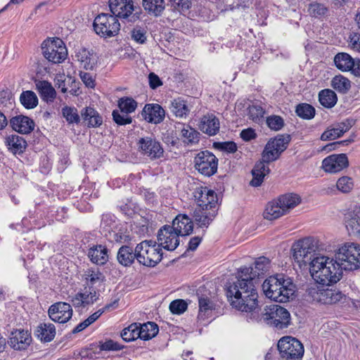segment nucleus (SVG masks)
<instances>
[{
    "label": "nucleus",
    "instance_id": "obj_1",
    "mask_svg": "<svg viewBox=\"0 0 360 360\" xmlns=\"http://www.w3.org/2000/svg\"><path fill=\"white\" fill-rule=\"evenodd\" d=\"M254 264V268L241 267L238 272L237 281L228 287L226 295L231 305L250 299L253 292L257 293L253 280L269 271L270 260L266 257H260Z\"/></svg>",
    "mask_w": 360,
    "mask_h": 360
},
{
    "label": "nucleus",
    "instance_id": "obj_2",
    "mask_svg": "<svg viewBox=\"0 0 360 360\" xmlns=\"http://www.w3.org/2000/svg\"><path fill=\"white\" fill-rule=\"evenodd\" d=\"M232 307L239 311L250 313V319L257 321H263L278 330L286 328L290 324V314L285 308L273 304L262 309L259 305L257 293L250 294V299L233 304Z\"/></svg>",
    "mask_w": 360,
    "mask_h": 360
},
{
    "label": "nucleus",
    "instance_id": "obj_3",
    "mask_svg": "<svg viewBox=\"0 0 360 360\" xmlns=\"http://www.w3.org/2000/svg\"><path fill=\"white\" fill-rule=\"evenodd\" d=\"M262 290L266 297L278 302H286L295 294V285L283 274L271 276L264 281Z\"/></svg>",
    "mask_w": 360,
    "mask_h": 360
},
{
    "label": "nucleus",
    "instance_id": "obj_4",
    "mask_svg": "<svg viewBox=\"0 0 360 360\" xmlns=\"http://www.w3.org/2000/svg\"><path fill=\"white\" fill-rule=\"evenodd\" d=\"M108 6L112 15L124 23L133 24L141 18V9L134 6L133 0H111Z\"/></svg>",
    "mask_w": 360,
    "mask_h": 360
},
{
    "label": "nucleus",
    "instance_id": "obj_5",
    "mask_svg": "<svg viewBox=\"0 0 360 360\" xmlns=\"http://www.w3.org/2000/svg\"><path fill=\"white\" fill-rule=\"evenodd\" d=\"M309 302H316L324 304H335L345 298V295L335 288L312 286L308 288L304 294Z\"/></svg>",
    "mask_w": 360,
    "mask_h": 360
},
{
    "label": "nucleus",
    "instance_id": "obj_6",
    "mask_svg": "<svg viewBox=\"0 0 360 360\" xmlns=\"http://www.w3.org/2000/svg\"><path fill=\"white\" fill-rule=\"evenodd\" d=\"M335 258L345 270L352 271L360 267V245L346 243L339 248Z\"/></svg>",
    "mask_w": 360,
    "mask_h": 360
},
{
    "label": "nucleus",
    "instance_id": "obj_7",
    "mask_svg": "<svg viewBox=\"0 0 360 360\" xmlns=\"http://www.w3.org/2000/svg\"><path fill=\"white\" fill-rule=\"evenodd\" d=\"M316 242L311 238L298 240L292 246V257L300 268L306 266L316 255Z\"/></svg>",
    "mask_w": 360,
    "mask_h": 360
},
{
    "label": "nucleus",
    "instance_id": "obj_8",
    "mask_svg": "<svg viewBox=\"0 0 360 360\" xmlns=\"http://www.w3.org/2000/svg\"><path fill=\"white\" fill-rule=\"evenodd\" d=\"M280 356L283 360H300L304 354V346L295 338L285 336L277 344Z\"/></svg>",
    "mask_w": 360,
    "mask_h": 360
},
{
    "label": "nucleus",
    "instance_id": "obj_9",
    "mask_svg": "<svg viewBox=\"0 0 360 360\" xmlns=\"http://www.w3.org/2000/svg\"><path fill=\"white\" fill-rule=\"evenodd\" d=\"M96 33L104 38L116 36L120 30V23L114 15L108 13H101L94 21Z\"/></svg>",
    "mask_w": 360,
    "mask_h": 360
},
{
    "label": "nucleus",
    "instance_id": "obj_10",
    "mask_svg": "<svg viewBox=\"0 0 360 360\" xmlns=\"http://www.w3.org/2000/svg\"><path fill=\"white\" fill-rule=\"evenodd\" d=\"M41 50L44 58L53 63L63 62L68 56L65 45L59 38L44 40L41 44Z\"/></svg>",
    "mask_w": 360,
    "mask_h": 360
},
{
    "label": "nucleus",
    "instance_id": "obj_11",
    "mask_svg": "<svg viewBox=\"0 0 360 360\" xmlns=\"http://www.w3.org/2000/svg\"><path fill=\"white\" fill-rule=\"evenodd\" d=\"M137 252V261L140 264L148 267H154L160 262L162 259V251L160 245L153 248L148 245V243L142 241L136 246Z\"/></svg>",
    "mask_w": 360,
    "mask_h": 360
},
{
    "label": "nucleus",
    "instance_id": "obj_12",
    "mask_svg": "<svg viewBox=\"0 0 360 360\" xmlns=\"http://www.w3.org/2000/svg\"><path fill=\"white\" fill-rule=\"evenodd\" d=\"M342 269V266L336 259H331V261L328 263V266H325V269L323 268L319 273H315L312 278L319 284L329 285L336 283L341 279Z\"/></svg>",
    "mask_w": 360,
    "mask_h": 360
},
{
    "label": "nucleus",
    "instance_id": "obj_13",
    "mask_svg": "<svg viewBox=\"0 0 360 360\" xmlns=\"http://www.w3.org/2000/svg\"><path fill=\"white\" fill-rule=\"evenodd\" d=\"M193 197L197 204L196 208L211 210L217 209L218 198L216 193L207 187H198L193 192Z\"/></svg>",
    "mask_w": 360,
    "mask_h": 360
},
{
    "label": "nucleus",
    "instance_id": "obj_14",
    "mask_svg": "<svg viewBox=\"0 0 360 360\" xmlns=\"http://www.w3.org/2000/svg\"><path fill=\"white\" fill-rule=\"evenodd\" d=\"M179 236L174 231V227L170 225L162 226L158 232V240L160 243V247L164 249L173 251L179 244Z\"/></svg>",
    "mask_w": 360,
    "mask_h": 360
},
{
    "label": "nucleus",
    "instance_id": "obj_15",
    "mask_svg": "<svg viewBox=\"0 0 360 360\" xmlns=\"http://www.w3.org/2000/svg\"><path fill=\"white\" fill-rule=\"evenodd\" d=\"M137 145L139 150L143 155L150 158H160L163 155L164 150L160 143L152 137L141 138Z\"/></svg>",
    "mask_w": 360,
    "mask_h": 360
},
{
    "label": "nucleus",
    "instance_id": "obj_16",
    "mask_svg": "<svg viewBox=\"0 0 360 360\" xmlns=\"http://www.w3.org/2000/svg\"><path fill=\"white\" fill-rule=\"evenodd\" d=\"M50 319L58 323L68 322L72 316V309L70 304L58 302L53 304L48 311Z\"/></svg>",
    "mask_w": 360,
    "mask_h": 360
},
{
    "label": "nucleus",
    "instance_id": "obj_17",
    "mask_svg": "<svg viewBox=\"0 0 360 360\" xmlns=\"http://www.w3.org/2000/svg\"><path fill=\"white\" fill-rule=\"evenodd\" d=\"M353 120L347 119L341 122H337L329 126L321 136L322 141L335 140L341 137L354 125Z\"/></svg>",
    "mask_w": 360,
    "mask_h": 360
},
{
    "label": "nucleus",
    "instance_id": "obj_18",
    "mask_svg": "<svg viewBox=\"0 0 360 360\" xmlns=\"http://www.w3.org/2000/svg\"><path fill=\"white\" fill-rule=\"evenodd\" d=\"M276 159H261L257 161L251 171L252 179L250 182V185L257 187L262 185L264 178L270 172L269 165L270 162Z\"/></svg>",
    "mask_w": 360,
    "mask_h": 360
},
{
    "label": "nucleus",
    "instance_id": "obj_19",
    "mask_svg": "<svg viewBox=\"0 0 360 360\" xmlns=\"http://www.w3.org/2000/svg\"><path fill=\"white\" fill-rule=\"evenodd\" d=\"M290 141L289 135H278L274 139H270L264 150V153L266 155H279L288 147Z\"/></svg>",
    "mask_w": 360,
    "mask_h": 360
},
{
    "label": "nucleus",
    "instance_id": "obj_20",
    "mask_svg": "<svg viewBox=\"0 0 360 360\" xmlns=\"http://www.w3.org/2000/svg\"><path fill=\"white\" fill-rule=\"evenodd\" d=\"M75 58L81 67L86 70H93L97 65L98 56L92 51L80 47L75 51Z\"/></svg>",
    "mask_w": 360,
    "mask_h": 360
},
{
    "label": "nucleus",
    "instance_id": "obj_21",
    "mask_svg": "<svg viewBox=\"0 0 360 360\" xmlns=\"http://www.w3.org/2000/svg\"><path fill=\"white\" fill-rule=\"evenodd\" d=\"M31 341L32 337L27 330H16L11 333L8 343L15 350H25Z\"/></svg>",
    "mask_w": 360,
    "mask_h": 360
},
{
    "label": "nucleus",
    "instance_id": "obj_22",
    "mask_svg": "<svg viewBox=\"0 0 360 360\" xmlns=\"http://www.w3.org/2000/svg\"><path fill=\"white\" fill-rule=\"evenodd\" d=\"M141 115L148 122L158 124L165 117V110L159 104H146L142 110Z\"/></svg>",
    "mask_w": 360,
    "mask_h": 360
},
{
    "label": "nucleus",
    "instance_id": "obj_23",
    "mask_svg": "<svg viewBox=\"0 0 360 360\" xmlns=\"http://www.w3.org/2000/svg\"><path fill=\"white\" fill-rule=\"evenodd\" d=\"M172 227L179 236L190 235L193 229V223L191 218L186 214L177 215L172 221Z\"/></svg>",
    "mask_w": 360,
    "mask_h": 360
},
{
    "label": "nucleus",
    "instance_id": "obj_24",
    "mask_svg": "<svg viewBox=\"0 0 360 360\" xmlns=\"http://www.w3.org/2000/svg\"><path fill=\"white\" fill-rule=\"evenodd\" d=\"M345 226L352 236H360V207H355L345 214Z\"/></svg>",
    "mask_w": 360,
    "mask_h": 360
},
{
    "label": "nucleus",
    "instance_id": "obj_25",
    "mask_svg": "<svg viewBox=\"0 0 360 360\" xmlns=\"http://www.w3.org/2000/svg\"><path fill=\"white\" fill-rule=\"evenodd\" d=\"M138 255L136 252V248L134 249L133 247L124 245H122L117 254V259L120 264L123 266L127 267L131 266L135 259L137 260Z\"/></svg>",
    "mask_w": 360,
    "mask_h": 360
},
{
    "label": "nucleus",
    "instance_id": "obj_26",
    "mask_svg": "<svg viewBox=\"0 0 360 360\" xmlns=\"http://www.w3.org/2000/svg\"><path fill=\"white\" fill-rule=\"evenodd\" d=\"M217 209L205 210L203 208H195L193 210L192 217L195 222L200 228H207L214 219L217 214Z\"/></svg>",
    "mask_w": 360,
    "mask_h": 360
},
{
    "label": "nucleus",
    "instance_id": "obj_27",
    "mask_svg": "<svg viewBox=\"0 0 360 360\" xmlns=\"http://www.w3.org/2000/svg\"><path fill=\"white\" fill-rule=\"evenodd\" d=\"M82 124L88 127H98L103 123V118L94 108L86 107L81 110Z\"/></svg>",
    "mask_w": 360,
    "mask_h": 360
},
{
    "label": "nucleus",
    "instance_id": "obj_28",
    "mask_svg": "<svg viewBox=\"0 0 360 360\" xmlns=\"http://www.w3.org/2000/svg\"><path fill=\"white\" fill-rule=\"evenodd\" d=\"M87 256L92 263L97 265H104L109 259L108 250L103 245H96L90 248Z\"/></svg>",
    "mask_w": 360,
    "mask_h": 360
},
{
    "label": "nucleus",
    "instance_id": "obj_29",
    "mask_svg": "<svg viewBox=\"0 0 360 360\" xmlns=\"http://www.w3.org/2000/svg\"><path fill=\"white\" fill-rule=\"evenodd\" d=\"M13 129L20 134H30L34 127L32 120L24 115H18L13 117L10 121Z\"/></svg>",
    "mask_w": 360,
    "mask_h": 360
},
{
    "label": "nucleus",
    "instance_id": "obj_30",
    "mask_svg": "<svg viewBox=\"0 0 360 360\" xmlns=\"http://www.w3.org/2000/svg\"><path fill=\"white\" fill-rule=\"evenodd\" d=\"M219 120L214 115H204L199 125L200 130L210 136H214L219 130Z\"/></svg>",
    "mask_w": 360,
    "mask_h": 360
},
{
    "label": "nucleus",
    "instance_id": "obj_31",
    "mask_svg": "<svg viewBox=\"0 0 360 360\" xmlns=\"http://www.w3.org/2000/svg\"><path fill=\"white\" fill-rule=\"evenodd\" d=\"M276 200L283 209V212L285 214L290 210L298 205L302 200L299 195L289 193L280 195Z\"/></svg>",
    "mask_w": 360,
    "mask_h": 360
},
{
    "label": "nucleus",
    "instance_id": "obj_32",
    "mask_svg": "<svg viewBox=\"0 0 360 360\" xmlns=\"http://www.w3.org/2000/svg\"><path fill=\"white\" fill-rule=\"evenodd\" d=\"M218 159H199L195 161V167L202 174L210 176L215 174L217 170Z\"/></svg>",
    "mask_w": 360,
    "mask_h": 360
},
{
    "label": "nucleus",
    "instance_id": "obj_33",
    "mask_svg": "<svg viewBox=\"0 0 360 360\" xmlns=\"http://www.w3.org/2000/svg\"><path fill=\"white\" fill-rule=\"evenodd\" d=\"M348 159H323L322 168L328 173H337L347 167Z\"/></svg>",
    "mask_w": 360,
    "mask_h": 360
},
{
    "label": "nucleus",
    "instance_id": "obj_34",
    "mask_svg": "<svg viewBox=\"0 0 360 360\" xmlns=\"http://www.w3.org/2000/svg\"><path fill=\"white\" fill-rule=\"evenodd\" d=\"M8 150L13 155H21L27 146L26 141L18 135H11L6 139Z\"/></svg>",
    "mask_w": 360,
    "mask_h": 360
},
{
    "label": "nucleus",
    "instance_id": "obj_35",
    "mask_svg": "<svg viewBox=\"0 0 360 360\" xmlns=\"http://www.w3.org/2000/svg\"><path fill=\"white\" fill-rule=\"evenodd\" d=\"M333 60L336 68L342 72L350 71L354 65V59L344 52L337 53Z\"/></svg>",
    "mask_w": 360,
    "mask_h": 360
},
{
    "label": "nucleus",
    "instance_id": "obj_36",
    "mask_svg": "<svg viewBox=\"0 0 360 360\" xmlns=\"http://www.w3.org/2000/svg\"><path fill=\"white\" fill-rule=\"evenodd\" d=\"M142 1L143 8L155 17L160 16L165 8L164 0H143Z\"/></svg>",
    "mask_w": 360,
    "mask_h": 360
},
{
    "label": "nucleus",
    "instance_id": "obj_37",
    "mask_svg": "<svg viewBox=\"0 0 360 360\" xmlns=\"http://www.w3.org/2000/svg\"><path fill=\"white\" fill-rule=\"evenodd\" d=\"M159 331L158 325L154 322H147L143 324L139 323V338L149 340L155 337Z\"/></svg>",
    "mask_w": 360,
    "mask_h": 360
},
{
    "label": "nucleus",
    "instance_id": "obj_38",
    "mask_svg": "<svg viewBox=\"0 0 360 360\" xmlns=\"http://www.w3.org/2000/svg\"><path fill=\"white\" fill-rule=\"evenodd\" d=\"M36 335L44 342H51L56 335V328L53 323H41L37 328Z\"/></svg>",
    "mask_w": 360,
    "mask_h": 360
},
{
    "label": "nucleus",
    "instance_id": "obj_39",
    "mask_svg": "<svg viewBox=\"0 0 360 360\" xmlns=\"http://www.w3.org/2000/svg\"><path fill=\"white\" fill-rule=\"evenodd\" d=\"M199 312L198 315V320L204 321L211 315L214 309V302L208 297H198Z\"/></svg>",
    "mask_w": 360,
    "mask_h": 360
},
{
    "label": "nucleus",
    "instance_id": "obj_40",
    "mask_svg": "<svg viewBox=\"0 0 360 360\" xmlns=\"http://www.w3.org/2000/svg\"><path fill=\"white\" fill-rule=\"evenodd\" d=\"M36 87L39 91L41 97L46 101H53L56 97V91L47 81H37L36 82Z\"/></svg>",
    "mask_w": 360,
    "mask_h": 360
},
{
    "label": "nucleus",
    "instance_id": "obj_41",
    "mask_svg": "<svg viewBox=\"0 0 360 360\" xmlns=\"http://www.w3.org/2000/svg\"><path fill=\"white\" fill-rule=\"evenodd\" d=\"M283 209L276 200L268 202L264 212V217L268 220H274L284 215Z\"/></svg>",
    "mask_w": 360,
    "mask_h": 360
},
{
    "label": "nucleus",
    "instance_id": "obj_42",
    "mask_svg": "<svg viewBox=\"0 0 360 360\" xmlns=\"http://www.w3.org/2000/svg\"><path fill=\"white\" fill-rule=\"evenodd\" d=\"M319 101L325 108H333L338 101L336 94L331 89L321 90L319 94Z\"/></svg>",
    "mask_w": 360,
    "mask_h": 360
},
{
    "label": "nucleus",
    "instance_id": "obj_43",
    "mask_svg": "<svg viewBox=\"0 0 360 360\" xmlns=\"http://www.w3.org/2000/svg\"><path fill=\"white\" fill-rule=\"evenodd\" d=\"M329 261H331L330 258L325 256H318L316 254L308 264L311 277L315 275V273H319L323 268L325 269Z\"/></svg>",
    "mask_w": 360,
    "mask_h": 360
},
{
    "label": "nucleus",
    "instance_id": "obj_44",
    "mask_svg": "<svg viewBox=\"0 0 360 360\" xmlns=\"http://www.w3.org/2000/svg\"><path fill=\"white\" fill-rule=\"evenodd\" d=\"M329 9L327 6L317 1L309 4L308 7V13L310 16L318 19L326 18Z\"/></svg>",
    "mask_w": 360,
    "mask_h": 360
},
{
    "label": "nucleus",
    "instance_id": "obj_45",
    "mask_svg": "<svg viewBox=\"0 0 360 360\" xmlns=\"http://www.w3.org/2000/svg\"><path fill=\"white\" fill-rule=\"evenodd\" d=\"M170 108L173 114L179 117H186L190 111L186 101L181 98L174 99Z\"/></svg>",
    "mask_w": 360,
    "mask_h": 360
},
{
    "label": "nucleus",
    "instance_id": "obj_46",
    "mask_svg": "<svg viewBox=\"0 0 360 360\" xmlns=\"http://www.w3.org/2000/svg\"><path fill=\"white\" fill-rule=\"evenodd\" d=\"M181 134L184 141L188 143H195L199 141V132L189 125L181 124Z\"/></svg>",
    "mask_w": 360,
    "mask_h": 360
},
{
    "label": "nucleus",
    "instance_id": "obj_47",
    "mask_svg": "<svg viewBox=\"0 0 360 360\" xmlns=\"http://www.w3.org/2000/svg\"><path fill=\"white\" fill-rule=\"evenodd\" d=\"M21 104L27 109H33L38 104V98L32 91H25L20 94Z\"/></svg>",
    "mask_w": 360,
    "mask_h": 360
},
{
    "label": "nucleus",
    "instance_id": "obj_48",
    "mask_svg": "<svg viewBox=\"0 0 360 360\" xmlns=\"http://www.w3.org/2000/svg\"><path fill=\"white\" fill-rule=\"evenodd\" d=\"M265 110L259 103H253L248 108L249 119L255 123H260L264 120Z\"/></svg>",
    "mask_w": 360,
    "mask_h": 360
},
{
    "label": "nucleus",
    "instance_id": "obj_49",
    "mask_svg": "<svg viewBox=\"0 0 360 360\" xmlns=\"http://www.w3.org/2000/svg\"><path fill=\"white\" fill-rule=\"evenodd\" d=\"M331 86L338 92L345 94L349 90L351 84L347 77L340 75L333 77Z\"/></svg>",
    "mask_w": 360,
    "mask_h": 360
},
{
    "label": "nucleus",
    "instance_id": "obj_50",
    "mask_svg": "<svg viewBox=\"0 0 360 360\" xmlns=\"http://www.w3.org/2000/svg\"><path fill=\"white\" fill-rule=\"evenodd\" d=\"M118 107L122 113L129 114L135 111L137 102L130 97H122L118 101Z\"/></svg>",
    "mask_w": 360,
    "mask_h": 360
},
{
    "label": "nucleus",
    "instance_id": "obj_51",
    "mask_svg": "<svg viewBox=\"0 0 360 360\" xmlns=\"http://www.w3.org/2000/svg\"><path fill=\"white\" fill-rule=\"evenodd\" d=\"M139 323H133L122 330L121 337L125 342H130L139 338Z\"/></svg>",
    "mask_w": 360,
    "mask_h": 360
},
{
    "label": "nucleus",
    "instance_id": "obj_52",
    "mask_svg": "<svg viewBox=\"0 0 360 360\" xmlns=\"http://www.w3.org/2000/svg\"><path fill=\"white\" fill-rule=\"evenodd\" d=\"M62 114L68 124H79L81 116L79 115L76 108L65 106L62 108Z\"/></svg>",
    "mask_w": 360,
    "mask_h": 360
},
{
    "label": "nucleus",
    "instance_id": "obj_53",
    "mask_svg": "<svg viewBox=\"0 0 360 360\" xmlns=\"http://www.w3.org/2000/svg\"><path fill=\"white\" fill-rule=\"evenodd\" d=\"M295 112L297 116L305 120H311L315 115L314 108L308 103L299 104Z\"/></svg>",
    "mask_w": 360,
    "mask_h": 360
},
{
    "label": "nucleus",
    "instance_id": "obj_54",
    "mask_svg": "<svg viewBox=\"0 0 360 360\" xmlns=\"http://www.w3.org/2000/svg\"><path fill=\"white\" fill-rule=\"evenodd\" d=\"M84 276L90 285L93 286L97 283H103L105 281V276L99 269H88L85 273Z\"/></svg>",
    "mask_w": 360,
    "mask_h": 360
},
{
    "label": "nucleus",
    "instance_id": "obj_55",
    "mask_svg": "<svg viewBox=\"0 0 360 360\" xmlns=\"http://www.w3.org/2000/svg\"><path fill=\"white\" fill-rule=\"evenodd\" d=\"M96 344L100 351H120L124 348L123 345L111 339L107 340L105 342L99 341Z\"/></svg>",
    "mask_w": 360,
    "mask_h": 360
},
{
    "label": "nucleus",
    "instance_id": "obj_56",
    "mask_svg": "<svg viewBox=\"0 0 360 360\" xmlns=\"http://www.w3.org/2000/svg\"><path fill=\"white\" fill-rule=\"evenodd\" d=\"M266 122L267 126L273 131H279L284 127V120L278 115L267 117Z\"/></svg>",
    "mask_w": 360,
    "mask_h": 360
},
{
    "label": "nucleus",
    "instance_id": "obj_57",
    "mask_svg": "<svg viewBox=\"0 0 360 360\" xmlns=\"http://www.w3.org/2000/svg\"><path fill=\"white\" fill-rule=\"evenodd\" d=\"M187 308L188 304L184 300H173L169 304V310L173 314H181Z\"/></svg>",
    "mask_w": 360,
    "mask_h": 360
},
{
    "label": "nucleus",
    "instance_id": "obj_58",
    "mask_svg": "<svg viewBox=\"0 0 360 360\" xmlns=\"http://www.w3.org/2000/svg\"><path fill=\"white\" fill-rule=\"evenodd\" d=\"M336 188L342 193H349L353 188L352 179L348 176L340 178L337 181Z\"/></svg>",
    "mask_w": 360,
    "mask_h": 360
},
{
    "label": "nucleus",
    "instance_id": "obj_59",
    "mask_svg": "<svg viewBox=\"0 0 360 360\" xmlns=\"http://www.w3.org/2000/svg\"><path fill=\"white\" fill-rule=\"evenodd\" d=\"M131 39L136 42L143 44L147 41L146 31L141 27H134L131 32Z\"/></svg>",
    "mask_w": 360,
    "mask_h": 360
},
{
    "label": "nucleus",
    "instance_id": "obj_60",
    "mask_svg": "<svg viewBox=\"0 0 360 360\" xmlns=\"http://www.w3.org/2000/svg\"><path fill=\"white\" fill-rule=\"evenodd\" d=\"M112 119L114 122L119 125H126L131 123L132 120L129 114L122 113L120 110H115L112 113Z\"/></svg>",
    "mask_w": 360,
    "mask_h": 360
},
{
    "label": "nucleus",
    "instance_id": "obj_61",
    "mask_svg": "<svg viewBox=\"0 0 360 360\" xmlns=\"http://www.w3.org/2000/svg\"><path fill=\"white\" fill-rule=\"evenodd\" d=\"M214 146L218 150L227 153H234L237 150V146L233 141L217 142L214 143Z\"/></svg>",
    "mask_w": 360,
    "mask_h": 360
},
{
    "label": "nucleus",
    "instance_id": "obj_62",
    "mask_svg": "<svg viewBox=\"0 0 360 360\" xmlns=\"http://www.w3.org/2000/svg\"><path fill=\"white\" fill-rule=\"evenodd\" d=\"M170 3L172 6L179 11H187L191 6V0H170Z\"/></svg>",
    "mask_w": 360,
    "mask_h": 360
},
{
    "label": "nucleus",
    "instance_id": "obj_63",
    "mask_svg": "<svg viewBox=\"0 0 360 360\" xmlns=\"http://www.w3.org/2000/svg\"><path fill=\"white\" fill-rule=\"evenodd\" d=\"M113 240L117 243H129L131 240V237L127 231L120 230L113 233Z\"/></svg>",
    "mask_w": 360,
    "mask_h": 360
},
{
    "label": "nucleus",
    "instance_id": "obj_64",
    "mask_svg": "<svg viewBox=\"0 0 360 360\" xmlns=\"http://www.w3.org/2000/svg\"><path fill=\"white\" fill-rule=\"evenodd\" d=\"M349 46L352 49L360 53V34L353 33L350 35Z\"/></svg>",
    "mask_w": 360,
    "mask_h": 360
}]
</instances>
